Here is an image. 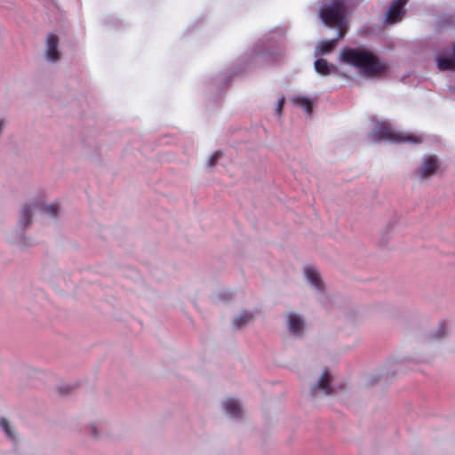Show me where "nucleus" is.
<instances>
[{
    "mask_svg": "<svg viewBox=\"0 0 455 455\" xmlns=\"http://www.w3.org/2000/svg\"><path fill=\"white\" fill-rule=\"evenodd\" d=\"M341 62L353 66L368 77L379 76L388 70V65L379 60L371 51L363 48L345 47L340 52Z\"/></svg>",
    "mask_w": 455,
    "mask_h": 455,
    "instance_id": "obj_1",
    "label": "nucleus"
},
{
    "mask_svg": "<svg viewBox=\"0 0 455 455\" xmlns=\"http://www.w3.org/2000/svg\"><path fill=\"white\" fill-rule=\"evenodd\" d=\"M371 138L374 141L388 140L393 142H411L418 144L421 142V139L415 135L403 134L400 132H395L390 126L385 124H379L375 126L371 133Z\"/></svg>",
    "mask_w": 455,
    "mask_h": 455,
    "instance_id": "obj_2",
    "label": "nucleus"
},
{
    "mask_svg": "<svg viewBox=\"0 0 455 455\" xmlns=\"http://www.w3.org/2000/svg\"><path fill=\"white\" fill-rule=\"evenodd\" d=\"M321 18L327 26H340L346 22L345 8L341 4H334L321 12Z\"/></svg>",
    "mask_w": 455,
    "mask_h": 455,
    "instance_id": "obj_3",
    "label": "nucleus"
},
{
    "mask_svg": "<svg viewBox=\"0 0 455 455\" xmlns=\"http://www.w3.org/2000/svg\"><path fill=\"white\" fill-rule=\"evenodd\" d=\"M439 161L435 156H428L422 161L421 165L417 170L419 179H427L437 172Z\"/></svg>",
    "mask_w": 455,
    "mask_h": 455,
    "instance_id": "obj_4",
    "label": "nucleus"
},
{
    "mask_svg": "<svg viewBox=\"0 0 455 455\" xmlns=\"http://www.w3.org/2000/svg\"><path fill=\"white\" fill-rule=\"evenodd\" d=\"M407 2L408 0H394L386 13V21L391 24L397 22L403 13V7Z\"/></svg>",
    "mask_w": 455,
    "mask_h": 455,
    "instance_id": "obj_5",
    "label": "nucleus"
},
{
    "mask_svg": "<svg viewBox=\"0 0 455 455\" xmlns=\"http://www.w3.org/2000/svg\"><path fill=\"white\" fill-rule=\"evenodd\" d=\"M59 37L54 34L47 36L46 59L51 61H57L60 59V52L58 50Z\"/></svg>",
    "mask_w": 455,
    "mask_h": 455,
    "instance_id": "obj_6",
    "label": "nucleus"
},
{
    "mask_svg": "<svg viewBox=\"0 0 455 455\" xmlns=\"http://www.w3.org/2000/svg\"><path fill=\"white\" fill-rule=\"evenodd\" d=\"M451 57L438 56L436 58L437 68L439 70H455V43L451 45Z\"/></svg>",
    "mask_w": 455,
    "mask_h": 455,
    "instance_id": "obj_7",
    "label": "nucleus"
},
{
    "mask_svg": "<svg viewBox=\"0 0 455 455\" xmlns=\"http://www.w3.org/2000/svg\"><path fill=\"white\" fill-rule=\"evenodd\" d=\"M331 383V375L327 371H324L316 384L315 387L312 389V395H315L316 393V389H322L325 395H331L332 393Z\"/></svg>",
    "mask_w": 455,
    "mask_h": 455,
    "instance_id": "obj_8",
    "label": "nucleus"
},
{
    "mask_svg": "<svg viewBox=\"0 0 455 455\" xmlns=\"http://www.w3.org/2000/svg\"><path fill=\"white\" fill-rule=\"evenodd\" d=\"M224 410L233 418H240L242 415V408L239 403L235 399H228L223 403Z\"/></svg>",
    "mask_w": 455,
    "mask_h": 455,
    "instance_id": "obj_9",
    "label": "nucleus"
},
{
    "mask_svg": "<svg viewBox=\"0 0 455 455\" xmlns=\"http://www.w3.org/2000/svg\"><path fill=\"white\" fill-rule=\"evenodd\" d=\"M315 71L322 76H328L337 70L335 66L330 65L324 59H317L315 61Z\"/></svg>",
    "mask_w": 455,
    "mask_h": 455,
    "instance_id": "obj_10",
    "label": "nucleus"
},
{
    "mask_svg": "<svg viewBox=\"0 0 455 455\" xmlns=\"http://www.w3.org/2000/svg\"><path fill=\"white\" fill-rule=\"evenodd\" d=\"M307 279L318 290H322L323 283L316 269L312 267H307L304 270Z\"/></svg>",
    "mask_w": 455,
    "mask_h": 455,
    "instance_id": "obj_11",
    "label": "nucleus"
},
{
    "mask_svg": "<svg viewBox=\"0 0 455 455\" xmlns=\"http://www.w3.org/2000/svg\"><path fill=\"white\" fill-rule=\"evenodd\" d=\"M288 323H289V330L292 333H294V334L300 333L302 327H303V322L297 315L289 314L288 315Z\"/></svg>",
    "mask_w": 455,
    "mask_h": 455,
    "instance_id": "obj_12",
    "label": "nucleus"
},
{
    "mask_svg": "<svg viewBox=\"0 0 455 455\" xmlns=\"http://www.w3.org/2000/svg\"><path fill=\"white\" fill-rule=\"evenodd\" d=\"M294 104L303 108L307 115H311L313 111V102L307 97L298 96L293 98Z\"/></svg>",
    "mask_w": 455,
    "mask_h": 455,
    "instance_id": "obj_13",
    "label": "nucleus"
},
{
    "mask_svg": "<svg viewBox=\"0 0 455 455\" xmlns=\"http://www.w3.org/2000/svg\"><path fill=\"white\" fill-rule=\"evenodd\" d=\"M337 44H338V38L322 41L319 44L318 52L322 54L328 53V52H331L336 47Z\"/></svg>",
    "mask_w": 455,
    "mask_h": 455,
    "instance_id": "obj_14",
    "label": "nucleus"
},
{
    "mask_svg": "<svg viewBox=\"0 0 455 455\" xmlns=\"http://www.w3.org/2000/svg\"><path fill=\"white\" fill-rule=\"evenodd\" d=\"M31 215H32V208L31 206L26 204L24 205L22 212H21V217H20V224L26 228L31 223Z\"/></svg>",
    "mask_w": 455,
    "mask_h": 455,
    "instance_id": "obj_15",
    "label": "nucleus"
},
{
    "mask_svg": "<svg viewBox=\"0 0 455 455\" xmlns=\"http://www.w3.org/2000/svg\"><path fill=\"white\" fill-rule=\"evenodd\" d=\"M252 319V315L249 312H243L233 322L236 328H241Z\"/></svg>",
    "mask_w": 455,
    "mask_h": 455,
    "instance_id": "obj_16",
    "label": "nucleus"
},
{
    "mask_svg": "<svg viewBox=\"0 0 455 455\" xmlns=\"http://www.w3.org/2000/svg\"><path fill=\"white\" fill-rule=\"evenodd\" d=\"M0 426L9 438H11V439L14 438L13 433L9 426L8 421L5 419H4V418L0 419Z\"/></svg>",
    "mask_w": 455,
    "mask_h": 455,
    "instance_id": "obj_17",
    "label": "nucleus"
},
{
    "mask_svg": "<svg viewBox=\"0 0 455 455\" xmlns=\"http://www.w3.org/2000/svg\"><path fill=\"white\" fill-rule=\"evenodd\" d=\"M59 207L55 204H52L50 205L44 206L43 211L46 213L50 214L52 217H55L58 213Z\"/></svg>",
    "mask_w": 455,
    "mask_h": 455,
    "instance_id": "obj_18",
    "label": "nucleus"
},
{
    "mask_svg": "<svg viewBox=\"0 0 455 455\" xmlns=\"http://www.w3.org/2000/svg\"><path fill=\"white\" fill-rule=\"evenodd\" d=\"M220 156H221L220 152H219V151H218V152H215V153H214V154H213V155L209 158V160H208V164H209L210 166H212H212H214V165L216 164L217 161L220 158Z\"/></svg>",
    "mask_w": 455,
    "mask_h": 455,
    "instance_id": "obj_19",
    "label": "nucleus"
},
{
    "mask_svg": "<svg viewBox=\"0 0 455 455\" xmlns=\"http://www.w3.org/2000/svg\"><path fill=\"white\" fill-rule=\"evenodd\" d=\"M338 28V36L336 38L340 39L345 36L347 33V28L345 23L340 26H336Z\"/></svg>",
    "mask_w": 455,
    "mask_h": 455,
    "instance_id": "obj_20",
    "label": "nucleus"
},
{
    "mask_svg": "<svg viewBox=\"0 0 455 455\" xmlns=\"http://www.w3.org/2000/svg\"><path fill=\"white\" fill-rule=\"evenodd\" d=\"M445 328H446L445 323H441L439 325V330H438L437 333L435 334V338L440 339V338L443 337L446 333Z\"/></svg>",
    "mask_w": 455,
    "mask_h": 455,
    "instance_id": "obj_21",
    "label": "nucleus"
},
{
    "mask_svg": "<svg viewBox=\"0 0 455 455\" xmlns=\"http://www.w3.org/2000/svg\"><path fill=\"white\" fill-rule=\"evenodd\" d=\"M283 104H284V99L281 98L278 100L277 105H276V108H275V112H276L277 115H280L282 113Z\"/></svg>",
    "mask_w": 455,
    "mask_h": 455,
    "instance_id": "obj_22",
    "label": "nucleus"
},
{
    "mask_svg": "<svg viewBox=\"0 0 455 455\" xmlns=\"http://www.w3.org/2000/svg\"><path fill=\"white\" fill-rule=\"evenodd\" d=\"M70 391V387H68V386H64V387H59V392L61 394V395H66V394H68Z\"/></svg>",
    "mask_w": 455,
    "mask_h": 455,
    "instance_id": "obj_23",
    "label": "nucleus"
},
{
    "mask_svg": "<svg viewBox=\"0 0 455 455\" xmlns=\"http://www.w3.org/2000/svg\"><path fill=\"white\" fill-rule=\"evenodd\" d=\"M3 127H4V122L2 120H0V132L3 130Z\"/></svg>",
    "mask_w": 455,
    "mask_h": 455,
    "instance_id": "obj_24",
    "label": "nucleus"
},
{
    "mask_svg": "<svg viewBox=\"0 0 455 455\" xmlns=\"http://www.w3.org/2000/svg\"><path fill=\"white\" fill-rule=\"evenodd\" d=\"M92 432H93V435H96V432H95V427H92Z\"/></svg>",
    "mask_w": 455,
    "mask_h": 455,
    "instance_id": "obj_25",
    "label": "nucleus"
},
{
    "mask_svg": "<svg viewBox=\"0 0 455 455\" xmlns=\"http://www.w3.org/2000/svg\"><path fill=\"white\" fill-rule=\"evenodd\" d=\"M452 90L455 92V86L452 88Z\"/></svg>",
    "mask_w": 455,
    "mask_h": 455,
    "instance_id": "obj_26",
    "label": "nucleus"
}]
</instances>
